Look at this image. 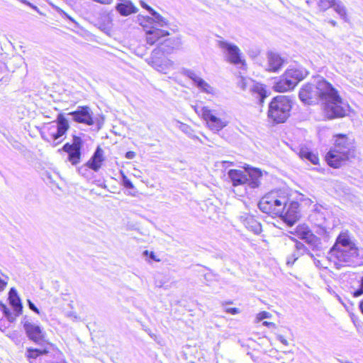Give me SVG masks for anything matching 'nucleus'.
Returning a JSON list of instances; mask_svg holds the SVG:
<instances>
[{"label":"nucleus","mask_w":363,"mask_h":363,"mask_svg":"<svg viewBox=\"0 0 363 363\" xmlns=\"http://www.w3.org/2000/svg\"><path fill=\"white\" fill-rule=\"evenodd\" d=\"M298 97L306 105L321 101L325 115L329 119L343 117L347 111L337 91L324 79H318L315 84H304L299 91Z\"/></svg>","instance_id":"obj_1"},{"label":"nucleus","mask_w":363,"mask_h":363,"mask_svg":"<svg viewBox=\"0 0 363 363\" xmlns=\"http://www.w3.org/2000/svg\"><path fill=\"white\" fill-rule=\"evenodd\" d=\"M354 157L353 145L345 135L337 136L335 146L325 156L329 166L333 168L340 167L343 162Z\"/></svg>","instance_id":"obj_2"},{"label":"nucleus","mask_w":363,"mask_h":363,"mask_svg":"<svg viewBox=\"0 0 363 363\" xmlns=\"http://www.w3.org/2000/svg\"><path fill=\"white\" fill-rule=\"evenodd\" d=\"M40 348L28 347L25 356L30 363H34L37 358L44 363H67L63 354L52 344L38 345Z\"/></svg>","instance_id":"obj_3"},{"label":"nucleus","mask_w":363,"mask_h":363,"mask_svg":"<svg viewBox=\"0 0 363 363\" xmlns=\"http://www.w3.org/2000/svg\"><path fill=\"white\" fill-rule=\"evenodd\" d=\"M292 101L286 96L274 97L269 104L267 116L275 123H284L290 116Z\"/></svg>","instance_id":"obj_4"},{"label":"nucleus","mask_w":363,"mask_h":363,"mask_svg":"<svg viewBox=\"0 0 363 363\" xmlns=\"http://www.w3.org/2000/svg\"><path fill=\"white\" fill-rule=\"evenodd\" d=\"M288 198L284 195H279L278 192L272 191L263 196L258 203L259 208L263 213L272 216H279L283 213L286 208Z\"/></svg>","instance_id":"obj_5"},{"label":"nucleus","mask_w":363,"mask_h":363,"mask_svg":"<svg viewBox=\"0 0 363 363\" xmlns=\"http://www.w3.org/2000/svg\"><path fill=\"white\" fill-rule=\"evenodd\" d=\"M228 175L234 186L247 184L255 189L259 186L262 174L259 169H252L248 173L239 169H230Z\"/></svg>","instance_id":"obj_6"},{"label":"nucleus","mask_w":363,"mask_h":363,"mask_svg":"<svg viewBox=\"0 0 363 363\" xmlns=\"http://www.w3.org/2000/svg\"><path fill=\"white\" fill-rule=\"evenodd\" d=\"M330 255L331 258L335 259L336 265H357L363 262V256L360 255L359 250L357 247H350L348 249H330Z\"/></svg>","instance_id":"obj_7"},{"label":"nucleus","mask_w":363,"mask_h":363,"mask_svg":"<svg viewBox=\"0 0 363 363\" xmlns=\"http://www.w3.org/2000/svg\"><path fill=\"white\" fill-rule=\"evenodd\" d=\"M238 84L242 90L248 89L254 100L260 106H263L265 99L270 95V91L267 90L265 85L255 82L250 79L240 77Z\"/></svg>","instance_id":"obj_8"},{"label":"nucleus","mask_w":363,"mask_h":363,"mask_svg":"<svg viewBox=\"0 0 363 363\" xmlns=\"http://www.w3.org/2000/svg\"><path fill=\"white\" fill-rule=\"evenodd\" d=\"M52 122L48 128L50 138H47L43 133H41V137L44 140L52 143L53 146H56L62 140L57 141L64 135L69 128L67 120L63 114H58L56 119V124Z\"/></svg>","instance_id":"obj_9"},{"label":"nucleus","mask_w":363,"mask_h":363,"mask_svg":"<svg viewBox=\"0 0 363 363\" xmlns=\"http://www.w3.org/2000/svg\"><path fill=\"white\" fill-rule=\"evenodd\" d=\"M23 325L26 334L30 340L36 345L51 344L46 339V333L39 325L28 320L23 321Z\"/></svg>","instance_id":"obj_10"},{"label":"nucleus","mask_w":363,"mask_h":363,"mask_svg":"<svg viewBox=\"0 0 363 363\" xmlns=\"http://www.w3.org/2000/svg\"><path fill=\"white\" fill-rule=\"evenodd\" d=\"M82 143L80 137L74 135L72 143H67L62 147V150L68 154V160L72 165H77L80 162Z\"/></svg>","instance_id":"obj_11"},{"label":"nucleus","mask_w":363,"mask_h":363,"mask_svg":"<svg viewBox=\"0 0 363 363\" xmlns=\"http://www.w3.org/2000/svg\"><path fill=\"white\" fill-rule=\"evenodd\" d=\"M217 45L222 50L230 63L234 65L242 63L240 50L237 45L224 40H218Z\"/></svg>","instance_id":"obj_12"},{"label":"nucleus","mask_w":363,"mask_h":363,"mask_svg":"<svg viewBox=\"0 0 363 363\" xmlns=\"http://www.w3.org/2000/svg\"><path fill=\"white\" fill-rule=\"evenodd\" d=\"M67 115L71 116L74 122L87 125L94 124L93 112L89 106H78L76 111L69 112Z\"/></svg>","instance_id":"obj_13"},{"label":"nucleus","mask_w":363,"mask_h":363,"mask_svg":"<svg viewBox=\"0 0 363 363\" xmlns=\"http://www.w3.org/2000/svg\"><path fill=\"white\" fill-rule=\"evenodd\" d=\"M299 203L297 201H291L286 203V208L284 210L283 213L279 216L287 223L288 225L292 226L300 218L298 211Z\"/></svg>","instance_id":"obj_14"},{"label":"nucleus","mask_w":363,"mask_h":363,"mask_svg":"<svg viewBox=\"0 0 363 363\" xmlns=\"http://www.w3.org/2000/svg\"><path fill=\"white\" fill-rule=\"evenodd\" d=\"M181 45L182 41L179 38L162 39V42L160 43V45L152 51V55L155 57L160 52L163 54H169L174 50L179 49Z\"/></svg>","instance_id":"obj_15"},{"label":"nucleus","mask_w":363,"mask_h":363,"mask_svg":"<svg viewBox=\"0 0 363 363\" xmlns=\"http://www.w3.org/2000/svg\"><path fill=\"white\" fill-rule=\"evenodd\" d=\"M201 113L209 128L214 131H219L227 125L226 122L213 115L212 111L206 106L201 109Z\"/></svg>","instance_id":"obj_16"},{"label":"nucleus","mask_w":363,"mask_h":363,"mask_svg":"<svg viewBox=\"0 0 363 363\" xmlns=\"http://www.w3.org/2000/svg\"><path fill=\"white\" fill-rule=\"evenodd\" d=\"M182 74L191 79L194 82V84L201 91L208 94H214V89L205 80L197 75L194 71L191 69H184Z\"/></svg>","instance_id":"obj_17"},{"label":"nucleus","mask_w":363,"mask_h":363,"mask_svg":"<svg viewBox=\"0 0 363 363\" xmlns=\"http://www.w3.org/2000/svg\"><path fill=\"white\" fill-rule=\"evenodd\" d=\"M146 41L147 44L152 45L155 43H158L159 46L160 43L162 42V39L164 37L169 35V32L162 29L152 27L146 31Z\"/></svg>","instance_id":"obj_18"},{"label":"nucleus","mask_w":363,"mask_h":363,"mask_svg":"<svg viewBox=\"0 0 363 363\" xmlns=\"http://www.w3.org/2000/svg\"><path fill=\"white\" fill-rule=\"evenodd\" d=\"M284 60L278 54L274 52L267 53V68L269 72H278L283 66Z\"/></svg>","instance_id":"obj_19"},{"label":"nucleus","mask_w":363,"mask_h":363,"mask_svg":"<svg viewBox=\"0 0 363 363\" xmlns=\"http://www.w3.org/2000/svg\"><path fill=\"white\" fill-rule=\"evenodd\" d=\"M103 155V150L100 147H98L90 160L86 162V166L91 169L98 172L104 160Z\"/></svg>","instance_id":"obj_20"},{"label":"nucleus","mask_w":363,"mask_h":363,"mask_svg":"<svg viewBox=\"0 0 363 363\" xmlns=\"http://www.w3.org/2000/svg\"><path fill=\"white\" fill-rule=\"evenodd\" d=\"M350 247H357L352 241L349 234L347 232H342L338 235L335 245L331 249H348Z\"/></svg>","instance_id":"obj_21"},{"label":"nucleus","mask_w":363,"mask_h":363,"mask_svg":"<svg viewBox=\"0 0 363 363\" xmlns=\"http://www.w3.org/2000/svg\"><path fill=\"white\" fill-rule=\"evenodd\" d=\"M240 221L250 230L258 234L261 232L260 223L252 216L245 213L240 216Z\"/></svg>","instance_id":"obj_22"},{"label":"nucleus","mask_w":363,"mask_h":363,"mask_svg":"<svg viewBox=\"0 0 363 363\" xmlns=\"http://www.w3.org/2000/svg\"><path fill=\"white\" fill-rule=\"evenodd\" d=\"M9 303L16 312V316H19L23 311V305L19 298L17 291L14 288H11L9 292Z\"/></svg>","instance_id":"obj_23"},{"label":"nucleus","mask_w":363,"mask_h":363,"mask_svg":"<svg viewBox=\"0 0 363 363\" xmlns=\"http://www.w3.org/2000/svg\"><path fill=\"white\" fill-rule=\"evenodd\" d=\"M296 86L291 79L286 76L285 72L283 76L277 82L274 86V89L279 92H285L293 89Z\"/></svg>","instance_id":"obj_24"},{"label":"nucleus","mask_w":363,"mask_h":363,"mask_svg":"<svg viewBox=\"0 0 363 363\" xmlns=\"http://www.w3.org/2000/svg\"><path fill=\"white\" fill-rule=\"evenodd\" d=\"M116 11L123 16H127L138 11L137 8L130 0H121L116 6Z\"/></svg>","instance_id":"obj_25"},{"label":"nucleus","mask_w":363,"mask_h":363,"mask_svg":"<svg viewBox=\"0 0 363 363\" xmlns=\"http://www.w3.org/2000/svg\"><path fill=\"white\" fill-rule=\"evenodd\" d=\"M286 72V76L292 79L295 86H296L299 82L305 79L308 74V71L302 67L290 68L288 69Z\"/></svg>","instance_id":"obj_26"},{"label":"nucleus","mask_w":363,"mask_h":363,"mask_svg":"<svg viewBox=\"0 0 363 363\" xmlns=\"http://www.w3.org/2000/svg\"><path fill=\"white\" fill-rule=\"evenodd\" d=\"M299 157L303 160H306L313 164L318 163V157L313 152L310 151L308 148L301 147L299 151Z\"/></svg>","instance_id":"obj_27"},{"label":"nucleus","mask_w":363,"mask_h":363,"mask_svg":"<svg viewBox=\"0 0 363 363\" xmlns=\"http://www.w3.org/2000/svg\"><path fill=\"white\" fill-rule=\"evenodd\" d=\"M304 241L313 251H320L322 249V242L319 238L311 233Z\"/></svg>","instance_id":"obj_28"},{"label":"nucleus","mask_w":363,"mask_h":363,"mask_svg":"<svg viewBox=\"0 0 363 363\" xmlns=\"http://www.w3.org/2000/svg\"><path fill=\"white\" fill-rule=\"evenodd\" d=\"M332 8H333L334 11L340 16L342 20H344L345 22L349 21L347 9L340 0H337Z\"/></svg>","instance_id":"obj_29"},{"label":"nucleus","mask_w":363,"mask_h":363,"mask_svg":"<svg viewBox=\"0 0 363 363\" xmlns=\"http://www.w3.org/2000/svg\"><path fill=\"white\" fill-rule=\"evenodd\" d=\"M152 16V18L148 17L147 21L148 23L154 22L159 26L163 27L165 26H167V21L162 17L160 14H159L157 12H156L155 10L152 11V13H150Z\"/></svg>","instance_id":"obj_30"},{"label":"nucleus","mask_w":363,"mask_h":363,"mask_svg":"<svg viewBox=\"0 0 363 363\" xmlns=\"http://www.w3.org/2000/svg\"><path fill=\"white\" fill-rule=\"evenodd\" d=\"M295 232L301 240H306L312 232L307 225H300L296 228Z\"/></svg>","instance_id":"obj_31"},{"label":"nucleus","mask_w":363,"mask_h":363,"mask_svg":"<svg viewBox=\"0 0 363 363\" xmlns=\"http://www.w3.org/2000/svg\"><path fill=\"white\" fill-rule=\"evenodd\" d=\"M337 0H318L317 4L321 11H325L332 8Z\"/></svg>","instance_id":"obj_32"},{"label":"nucleus","mask_w":363,"mask_h":363,"mask_svg":"<svg viewBox=\"0 0 363 363\" xmlns=\"http://www.w3.org/2000/svg\"><path fill=\"white\" fill-rule=\"evenodd\" d=\"M0 310L2 311L8 321H9L10 323L14 322L16 318L18 317L16 316V313L14 314L11 313L10 310L4 304H1Z\"/></svg>","instance_id":"obj_33"},{"label":"nucleus","mask_w":363,"mask_h":363,"mask_svg":"<svg viewBox=\"0 0 363 363\" xmlns=\"http://www.w3.org/2000/svg\"><path fill=\"white\" fill-rule=\"evenodd\" d=\"M295 249L299 252V254H308L311 257H313V254H312L308 247L299 241L295 240Z\"/></svg>","instance_id":"obj_34"},{"label":"nucleus","mask_w":363,"mask_h":363,"mask_svg":"<svg viewBox=\"0 0 363 363\" xmlns=\"http://www.w3.org/2000/svg\"><path fill=\"white\" fill-rule=\"evenodd\" d=\"M301 255H303L299 254V252L296 251V250L295 249L294 253L287 258V264H293L295 262V261Z\"/></svg>","instance_id":"obj_35"},{"label":"nucleus","mask_w":363,"mask_h":363,"mask_svg":"<svg viewBox=\"0 0 363 363\" xmlns=\"http://www.w3.org/2000/svg\"><path fill=\"white\" fill-rule=\"evenodd\" d=\"M272 315L267 311H262L257 314V319L258 321H261L265 318H271Z\"/></svg>","instance_id":"obj_36"},{"label":"nucleus","mask_w":363,"mask_h":363,"mask_svg":"<svg viewBox=\"0 0 363 363\" xmlns=\"http://www.w3.org/2000/svg\"><path fill=\"white\" fill-rule=\"evenodd\" d=\"M123 186L125 188H128V189H133L134 188L133 183L125 176L123 178Z\"/></svg>","instance_id":"obj_37"},{"label":"nucleus","mask_w":363,"mask_h":363,"mask_svg":"<svg viewBox=\"0 0 363 363\" xmlns=\"http://www.w3.org/2000/svg\"><path fill=\"white\" fill-rule=\"evenodd\" d=\"M28 305L29 308L31 311H33V312H35L37 314L40 313L38 308L35 306V305L31 301L28 300Z\"/></svg>","instance_id":"obj_38"},{"label":"nucleus","mask_w":363,"mask_h":363,"mask_svg":"<svg viewBox=\"0 0 363 363\" xmlns=\"http://www.w3.org/2000/svg\"><path fill=\"white\" fill-rule=\"evenodd\" d=\"M225 311L226 313H230L233 315L238 314L240 312V311L238 308H226L225 309Z\"/></svg>","instance_id":"obj_39"},{"label":"nucleus","mask_w":363,"mask_h":363,"mask_svg":"<svg viewBox=\"0 0 363 363\" xmlns=\"http://www.w3.org/2000/svg\"><path fill=\"white\" fill-rule=\"evenodd\" d=\"M135 152L133 151H128L125 153V157L127 159L131 160L135 157Z\"/></svg>","instance_id":"obj_40"},{"label":"nucleus","mask_w":363,"mask_h":363,"mask_svg":"<svg viewBox=\"0 0 363 363\" xmlns=\"http://www.w3.org/2000/svg\"><path fill=\"white\" fill-rule=\"evenodd\" d=\"M140 4L142 6L143 8L147 9L150 13H152V11H154L150 6H149L146 3H145L144 1H140Z\"/></svg>","instance_id":"obj_41"},{"label":"nucleus","mask_w":363,"mask_h":363,"mask_svg":"<svg viewBox=\"0 0 363 363\" xmlns=\"http://www.w3.org/2000/svg\"><path fill=\"white\" fill-rule=\"evenodd\" d=\"M277 339L284 345H288V341L282 335H278Z\"/></svg>","instance_id":"obj_42"},{"label":"nucleus","mask_w":363,"mask_h":363,"mask_svg":"<svg viewBox=\"0 0 363 363\" xmlns=\"http://www.w3.org/2000/svg\"><path fill=\"white\" fill-rule=\"evenodd\" d=\"M262 325L264 326H267L268 328H275L276 325L274 323L268 322V321H264L262 323Z\"/></svg>","instance_id":"obj_43"},{"label":"nucleus","mask_w":363,"mask_h":363,"mask_svg":"<svg viewBox=\"0 0 363 363\" xmlns=\"http://www.w3.org/2000/svg\"><path fill=\"white\" fill-rule=\"evenodd\" d=\"M87 168H89L86 166V164L84 166H82L78 169L79 173L82 174H84L85 171H87Z\"/></svg>","instance_id":"obj_44"},{"label":"nucleus","mask_w":363,"mask_h":363,"mask_svg":"<svg viewBox=\"0 0 363 363\" xmlns=\"http://www.w3.org/2000/svg\"><path fill=\"white\" fill-rule=\"evenodd\" d=\"M313 259L314 264L317 267H321L320 261L318 259H316L314 257H311Z\"/></svg>","instance_id":"obj_45"},{"label":"nucleus","mask_w":363,"mask_h":363,"mask_svg":"<svg viewBox=\"0 0 363 363\" xmlns=\"http://www.w3.org/2000/svg\"><path fill=\"white\" fill-rule=\"evenodd\" d=\"M21 1L24 3L26 5L31 6V7L36 8L35 6H33L30 2L27 1L26 0H21Z\"/></svg>","instance_id":"obj_46"},{"label":"nucleus","mask_w":363,"mask_h":363,"mask_svg":"<svg viewBox=\"0 0 363 363\" xmlns=\"http://www.w3.org/2000/svg\"><path fill=\"white\" fill-rule=\"evenodd\" d=\"M166 63L167 65L172 67L174 65V62L170 60H167Z\"/></svg>","instance_id":"obj_47"},{"label":"nucleus","mask_w":363,"mask_h":363,"mask_svg":"<svg viewBox=\"0 0 363 363\" xmlns=\"http://www.w3.org/2000/svg\"><path fill=\"white\" fill-rule=\"evenodd\" d=\"M329 23H330L333 27L337 26V22L334 20H330Z\"/></svg>","instance_id":"obj_48"},{"label":"nucleus","mask_w":363,"mask_h":363,"mask_svg":"<svg viewBox=\"0 0 363 363\" xmlns=\"http://www.w3.org/2000/svg\"><path fill=\"white\" fill-rule=\"evenodd\" d=\"M359 308H360L362 313H363V300L360 303Z\"/></svg>","instance_id":"obj_49"},{"label":"nucleus","mask_w":363,"mask_h":363,"mask_svg":"<svg viewBox=\"0 0 363 363\" xmlns=\"http://www.w3.org/2000/svg\"><path fill=\"white\" fill-rule=\"evenodd\" d=\"M150 257H151L152 259H155V255H154L153 252H151Z\"/></svg>","instance_id":"obj_50"},{"label":"nucleus","mask_w":363,"mask_h":363,"mask_svg":"<svg viewBox=\"0 0 363 363\" xmlns=\"http://www.w3.org/2000/svg\"><path fill=\"white\" fill-rule=\"evenodd\" d=\"M147 253H148V251H147V250H145V251L144 252V254H145V255H147Z\"/></svg>","instance_id":"obj_51"}]
</instances>
